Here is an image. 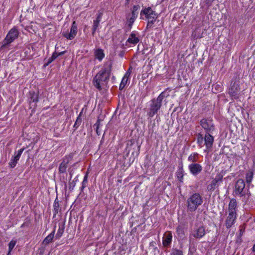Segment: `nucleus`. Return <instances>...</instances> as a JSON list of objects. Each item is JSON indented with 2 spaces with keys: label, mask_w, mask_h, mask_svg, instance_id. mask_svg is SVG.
Here are the masks:
<instances>
[{
  "label": "nucleus",
  "mask_w": 255,
  "mask_h": 255,
  "mask_svg": "<svg viewBox=\"0 0 255 255\" xmlns=\"http://www.w3.org/2000/svg\"><path fill=\"white\" fill-rule=\"evenodd\" d=\"M77 27L76 24V22L74 21L72 23V25L71 27L70 32H65L63 33L64 37L66 38L67 39L72 40L73 39L77 34Z\"/></svg>",
  "instance_id": "9b49d317"
},
{
  "label": "nucleus",
  "mask_w": 255,
  "mask_h": 255,
  "mask_svg": "<svg viewBox=\"0 0 255 255\" xmlns=\"http://www.w3.org/2000/svg\"><path fill=\"white\" fill-rule=\"evenodd\" d=\"M200 125L205 130L206 133L212 132L215 129L213 120L210 119H203L200 121Z\"/></svg>",
  "instance_id": "423d86ee"
},
{
  "label": "nucleus",
  "mask_w": 255,
  "mask_h": 255,
  "mask_svg": "<svg viewBox=\"0 0 255 255\" xmlns=\"http://www.w3.org/2000/svg\"><path fill=\"white\" fill-rule=\"evenodd\" d=\"M241 92L239 85L236 82L232 81L231 87L229 89V94L234 99H238Z\"/></svg>",
  "instance_id": "0eeeda50"
},
{
  "label": "nucleus",
  "mask_w": 255,
  "mask_h": 255,
  "mask_svg": "<svg viewBox=\"0 0 255 255\" xmlns=\"http://www.w3.org/2000/svg\"><path fill=\"white\" fill-rule=\"evenodd\" d=\"M152 18H151V19H148V21H150V20H156L157 17H152Z\"/></svg>",
  "instance_id": "37998d69"
},
{
  "label": "nucleus",
  "mask_w": 255,
  "mask_h": 255,
  "mask_svg": "<svg viewBox=\"0 0 255 255\" xmlns=\"http://www.w3.org/2000/svg\"><path fill=\"white\" fill-rule=\"evenodd\" d=\"M64 228L65 227L63 224H61L59 225V229L56 235V238L59 239L62 236L64 231Z\"/></svg>",
  "instance_id": "393cba45"
},
{
  "label": "nucleus",
  "mask_w": 255,
  "mask_h": 255,
  "mask_svg": "<svg viewBox=\"0 0 255 255\" xmlns=\"http://www.w3.org/2000/svg\"><path fill=\"white\" fill-rule=\"evenodd\" d=\"M59 203L58 202H56V200H55V202H54V205H53V207H54V210L55 211V214L57 213H58V209H59Z\"/></svg>",
  "instance_id": "e433bc0d"
},
{
  "label": "nucleus",
  "mask_w": 255,
  "mask_h": 255,
  "mask_svg": "<svg viewBox=\"0 0 255 255\" xmlns=\"http://www.w3.org/2000/svg\"><path fill=\"white\" fill-rule=\"evenodd\" d=\"M176 232L179 236L181 238L184 235V232L183 228L181 226H178L176 228Z\"/></svg>",
  "instance_id": "7c9ffc66"
},
{
  "label": "nucleus",
  "mask_w": 255,
  "mask_h": 255,
  "mask_svg": "<svg viewBox=\"0 0 255 255\" xmlns=\"http://www.w3.org/2000/svg\"><path fill=\"white\" fill-rule=\"evenodd\" d=\"M131 67H129V69H128V70L127 71H128V73H130L131 72Z\"/></svg>",
  "instance_id": "49530a36"
},
{
  "label": "nucleus",
  "mask_w": 255,
  "mask_h": 255,
  "mask_svg": "<svg viewBox=\"0 0 255 255\" xmlns=\"http://www.w3.org/2000/svg\"><path fill=\"white\" fill-rule=\"evenodd\" d=\"M19 35L18 30L14 27L11 29L8 33L7 34L5 38L3 41L2 47L5 46L11 42H12L15 39H16Z\"/></svg>",
  "instance_id": "39448f33"
},
{
  "label": "nucleus",
  "mask_w": 255,
  "mask_h": 255,
  "mask_svg": "<svg viewBox=\"0 0 255 255\" xmlns=\"http://www.w3.org/2000/svg\"><path fill=\"white\" fill-rule=\"evenodd\" d=\"M94 56L95 58L98 59L100 61H101L104 58L105 54L102 49H97L95 50Z\"/></svg>",
  "instance_id": "aec40b11"
},
{
  "label": "nucleus",
  "mask_w": 255,
  "mask_h": 255,
  "mask_svg": "<svg viewBox=\"0 0 255 255\" xmlns=\"http://www.w3.org/2000/svg\"><path fill=\"white\" fill-rule=\"evenodd\" d=\"M128 80L125 79H122L121 83L120 85L119 88L120 90H123L127 84Z\"/></svg>",
  "instance_id": "473e14b6"
},
{
  "label": "nucleus",
  "mask_w": 255,
  "mask_h": 255,
  "mask_svg": "<svg viewBox=\"0 0 255 255\" xmlns=\"http://www.w3.org/2000/svg\"><path fill=\"white\" fill-rule=\"evenodd\" d=\"M184 176V170L182 167L179 168L176 173V176L177 179L179 180L180 182H183V179Z\"/></svg>",
  "instance_id": "5701e85b"
},
{
  "label": "nucleus",
  "mask_w": 255,
  "mask_h": 255,
  "mask_svg": "<svg viewBox=\"0 0 255 255\" xmlns=\"http://www.w3.org/2000/svg\"><path fill=\"white\" fill-rule=\"evenodd\" d=\"M81 122H82V119L80 118V116H79L77 117V120L75 123L74 127L75 128H77L81 124Z\"/></svg>",
  "instance_id": "72a5a7b5"
},
{
  "label": "nucleus",
  "mask_w": 255,
  "mask_h": 255,
  "mask_svg": "<svg viewBox=\"0 0 255 255\" xmlns=\"http://www.w3.org/2000/svg\"><path fill=\"white\" fill-rule=\"evenodd\" d=\"M170 255H183V253L181 251L174 250L171 252Z\"/></svg>",
  "instance_id": "c9c22d12"
},
{
  "label": "nucleus",
  "mask_w": 255,
  "mask_h": 255,
  "mask_svg": "<svg viewBox=\"0 0 255 255\" xmlns=\"http://www.w3.org/2000/svg\"><path fill=\"white\" fill-rule=\"evenodd\" d=\"M55 234V229L48 236H47L43 241V244L46 245L51 243L54 238Z\"/></svg>",
  "instance_id": "412c9836"
},
{
  "label": "nucleus",
  "mask_w": 255,
  "mask_h": 255,
  "mask_svg": "<svg viewBox=\"0 0 255 255\" xmlns=\"http://www.w3.org/2000/svg\"><path fill=\"white\" fill-rule=\"evenodd\" d=\"M136 18V17H133V16L130 15L127 16V23L128 24L129 29L131 28L132 25Z\"/></svg>",
  "instance_id": "b1692460"
},
{
  "label": "nucleus",
  "mask_w": 255,
  "mask_h": 255,
  "mask_svg": "<svg viewBox=\"0 0 255 255\" xmlns=\"http://www.w3.org/2000/svg\"><path fill=\"white\" fill-rule=\"evenodd\" d=\"M64 53H65V52L63 51V52H60L59 53H58V56H60V55H62L64 54Z\"/></svg>",
  "instance_id": "a18cd8bd"
},
{
  "label": "nucleus",
  "mask_w": 255,
  "mask_h": 255,
  "mask_svg": "<svg viewBox=\"0 0 255 255\" xmlns=\"http://www.w3.org/2000/svg\"><path fill=\"white\" fill-rule=\"evenodd\" d=\"M223 181V175L218 174L214 178L207 186V190L212 192L219 185L220 183Z\"/></svg>",
  "instance_id": "6e6552de"
},
{
  "label": "nucleus",
  "mask_w": 255,
  "mask_h": 255,
  "mask_svg": "<svg viewBox=\"0 0 255 255\" xmlns=\"http://www.w3.org/2000/svg\"><path fill=\"white\" fill-rule=\"evenodd\" d=\"M140 15H144L146 19H151L152 18V17H157V14L150 7L142 9L141 11Z\"/></svg>",
  "instance_id": "2eb2a0df"
},
{
  "label": "nucleus",
  "mask_w": 255,
  "mask_h": 255,
  "mask_svg": "<svg viewBox=\"0 0 255 255\" xmlns=\"http://www.w3.org/2000/svg\"><path fill=\"white\" fill-rule=\"evenodd\" d=\"M139 9V6L134 5L132 7V10L131 12V15L133 16V17H137L138 15V10Z\"/></svg>",
  "instance_id": "cd10ccee"
},
{
  "label": "nucleus",
  "mask_w": 255,
  "mask_h": 255,
  "mask_svg": "<svg viewBox=\"0 0 255 255\" xmlns=\"http://www.w3.org/2000/svg\"><path fill=\"white\" fill-rule=\"evenodd\" d=\"M96 30H97V28H94V27H93V28H92V34L93 36L94 35L95 33Z\"/></svg>",
  "instance_id": "79ce46f5"
},
{
  "label": "nucleus",
  "mask_w": 255,
  "mask_h": 255,
  "mask_svg": "<svg viewBox=\"0 0 255 255\" xmlns=\"http://www.w3.org/2000/svg\"><path fill=\"white\" fill-rule=\"evenodd\" d=\"M245 187V183L243 179H239L235 185V192L236 194L243 195V190Z\"/></svg>",
  "instance_id": "ddd939ff"
},
{
  "label": "nucleus",
  "mask_w": 255,
  "mask_h": 255,
  "mask_svg": "<svg viewBox=\"0 0 255 255\" xmlns=\"http://www.w3.org/2000/svg\"><path fill=\"white\" fill-rule=\"evenodd\" d=\"M10 252H9V251L8 250V253L7 255H10Z\"/></svg>",
  "instance_id": "de8ad7c7"
},
{
  "label": "nucleus",
  "mask_w": 255,
  "mask_h": 255,
  "mask_svg": "<svg viewBox=\"0 0 255 255\" xmlns=\"http://www.w3.org/2000/svg\"><path fill=\"white\" fill-rule=\"evenodd\" d=\"M253 178V173L252 172H249L246 174V181L248 183H250Z\"/></svg>",
  "instance_id": "c756f323"
},
{
  "label": "nucleus",
  "mask_w": 255,
  "mask_h": 255,
  "mask_svg": "<svg viewBox=\"0 0 255 255\" xmlns=\"http://www.w3.org/2000/svg\"><path fill=\"white\" fill-rule=\"evenodd\" d=\"M54 60H52V57H51L48 60L47 63L45 64L46 66L48 65L50 63H51Z\"/></svg>",
  "instance_id": "a19ab883"
},
{
  "label": "nucleus",
  "mask_w": 255,
  "mask_h": 255,
  "mask_svg": "<svg viewBox=\"0 0 255 255\" xmlns=\"http://www.w3.org/2000/svg\"><path fill=\"white\" fill-rule=\"evenodd\" d=\"M24 149V148H22L20 149L18 151L16 154L13 157H12L11 158L10 161L9 163V166L11 168H14L16 166V165L17 163V161H18V160H19L21 154L22 153Z\"/></svg>",
  "instance_id": "dca6fc26"
},
{
  "label": "nucleus",
  "mask_w": 255,
  "mask_h": 255,
  "mask_svg": "<svg viewBox=\"0 0 255 255\" xmlns=\"http://www.w3.org/2000/svg\"><path fill=\"white\" fill-rule=\"evenodd\" d=\"M88 183V173L84 176V179L82 181V185L81 187V189L83 190L87 186V184Z\"/></svg>",
  "instance_id": "2f4dec72"
},
{
  "label": "nucleus",
  "mask_w": 255,
  "mask_h": 255,
  "mask_svg": "<svg viewBox=\"0 0 255 255\" xmlns=\"http://www.w3.org/2000/svg\"><path fill=\"white\" fill-rule=\"evenodd\" d=\"M199 154L198 153L194 152L191 153L188 158V160L192 163H195L198 160Z\"/></svg>",
  "instance_id": "4be33fe9"
},
{
  "label": "nucleus",
  "mask_w": 255,
  "mask_h": 255,
  "mask_svg": "<svg viewBox=\"0 0 255 255\" xmlns=\"http://www.w3.org/2000/svg\"><path fill=\"white\" fill-rule=\"evenodd\" d=\"M209 133H206L204 137V144L207 149H211L212 147L214 142V137Z\"/></svg>",
  "instance_id": "f3484780"
},
{
  "label": "nucleus",
  "mask_w": 255,
  "mask_h": 255,
  "mask_svg": "<svg viewBox=\"0 0 255 255\" xmlns=\"http://www.w3.org/2000/svg\"><path fill=\"white\" fill-rule=\"evenodd\" d=\"M188 168L190 173L195 176L198 175L202 170V166L197 163H192L189 164Z\"/></svg>",
  "instance_id": "f8f14e48"
},
{
  "label": "nucleus",
  "mask_w": 255,
  "mask_h": 255,
  "mask_svg": "<svg viewBox=\"0 0 255 255\" xmlns=\"http://www.w3.org/2000/svg\"><path fill=\"white\" fill-rule=\"evenodd\" d=\"M129 75H130V73H128V71H127L126 73V74H125V76H124V77L123 78V79H127V80H128Z\"/></svg>",
  "instance_id": "58836bf2"
},
{
  "label": "nucleus",
  "mask_w": 255,
  "mask_h": 255,
  "mask_svg": "<svg viewBox=\"0 0 255 255\" xmlns=\"http://www.w3.org/2000/svg\"><path fill=\"white\" fill-rule=\"evenodd\" d=\"M165 97L164 92H162L156 99H152L149 105L147 116L150 118L157 115L161 106L162 100Z\"/></svg>",
  "instance_id": "f03ea898"
},
{
  "label": "nucleus",
  "mask_w": 255,
  "mask_h": 255,
  "mask_svg": "<svg viewBox=\"0 0 255 255\" xmlns=\"http://www.w3.org/2000/svg\"><path fill=\"white\" fill-rule=\"evenodd\" d=\"M206 234L205 228L203 225L196 226L191 231L189 235V242L192 243L194 239H200Z\"/></svg>",
  "instance_id": "20e7f679"
},
{
  "label": "nucleus",
  "mask_w": 255,
  "mask_h": 255,
  "mask_svg": "<svg viewBox=\"0 0 255 255\" xmlns=\"http://www.w3.org/2000/svg\"><path fill=\"white\" fill-rule=\"evenodd\" d=\"M237 255H239L238 254Z\"/></svg>",
  "instance_id": "09e8293b"
},
{
  "label": "nucleus",
  "mask_w": 255,
  "mask_h": 255,
  "mask_svg": "<svg viewBox=\"0 0 255 255\" xmlns=\"http://www.w3.org/2000/svg\"><path fill=\"white\" fill-rule=\"evenodd\" d=\"M16 244V241L12 240L8 244V250L9 252H11L13 248L14 247Z\"/></svg>",
  "instance_id": "f704fd0d"
},
{
  "label": "nucleus",
  "mask_w": 255,
  "mask_h": 255,
  "mask_svg": "<svg viewBox=\"0 0 255 255\" xmlns=\"http://www.w3.org/2000/svg\"><path fill=\"white\" fill-rule=\"evenodd\" d=\"M237 219V214L229 213L225 221V225L227 228H230L235 223Z\"/></svg>",
  "instance_id": "4468645a"
},
{
  "label": "nucleus",
  "mask_w": 255,
  "mask_h": 255,
  "mask_svg": "<svg viewBox=\"0 0 255 255\" xmlns=\"http://www.w3.org/2000/svg\"><path fill=\"white\" fill-rule=\"evenodd\" d=\"M252 250L253 252H255V244L254 245Z\"/></svg>",
  "instance_id": "c03bdc74"
},
{
  "label": "nucleus",
  "mask_w": 255,
  "mask_h": 255,
  "mask_svg": "<svg viewBox=\"0 0 255 255\" xmlns=\"http://www.w3.org/2000/svg\"><path fill=\"white\" fill-rule=\"evenodd\" d=\"M172 240V235L170 232L164 234L163 237V245L165 247H168L170 245Z\"/></svg>",
  "instance_id": "a211bd4d"
},
{
  "label": "nucleus",
  "mask_w": 255,
  "mask_h": 255,
  "mask_svg": "<svg viewBox=\"0 0 255 255\" xmlns=\"http://www.w3.org/2000/svg\"><path fill=\"white\" fill-rule=\"evenodd\" d=\"M72 157L73 154H70L68 156H66L63 159V160L59 167V172L60 173H64L66 172V169L67 168V165L69 163V162L72 160Z\"/></svg>",
  "instance_id": "1a4fd4ad"
},
{
  "label": "nucleus",
  "mask_w": 255,
  "mask_h": 255,
  "mask_svg": "<svg viewBox=\"0 0 255 255\" xmlns=\"http://www.w3.org/2000/svg\"><path fill=\"white\" fill-rule=\"evenodd\" d=\"M58 56V53L56 52L53 53L52 55V60H55Z\"/></svg>",
  "instance_id": "ea45409f"
},
{
  "label": "nucleus",
  "mask_w": 255,
  "mask_h": 255,
  "mask_svg": "<svg viewBox=\"0 0 255 255\" xmlns=\"http://www.w3.org/2000/svg\"><path fill=\"white\" fill-rule=\"evenodd\" d=\"M112 62L108 60L103 68L96 75L93 79V84L98 90H101L106 86L109 80L112 70Z\"/></svg>",
  "instance_id": "f257e3e1"
},
{
  "label": "nucleus",
  "mask_w": 255,
  "mask_h": 255,
  "mask_svg": "<svg viewBox=\"0 0 255 255\" xmlns=\"http://www.w3.org/2000/svg\"><path fill=\"white\" fill-rule=\"evenodd\" d=\"M237 203L235 199H231L229 204L228 211L229 213L237 214Z\"/></svg>",
  "instance_id": "6ab92c4d"
},
{
  "label": "nucleus",
  "mask_w": 255,
  "mask_h": 255,
  "mask_svg": "<svg viewBox=\"0 0 255 255\" xmlns=\"http://www.w3.org/2000/svg\"><path fill=\"white\" fill-rule=\"evenodd\" d=\"M201 195L198 193L192 194L187 199V209L190 212L195 211L203 203Z\"/></svg>",
  "instance_id": "7ed1b4c3"
},
{
  "label": "nucleus",
  "mask_w": 255,
  "mask_h": 255,
  "mask_svg": "<svg viewBox=\"0 0 255 255\" xmlns=\"http://www.w3.org/2000/svg\"><path fill=\"white\" fill-rule=\"evenodd\" d=\"M139 41L138 33L135 31H132L129 35V37L126 41V45L130 46L131 45H135Z\"/></svg>",
  "instance_id": "9d476101"
},
{
  "label": "nucleus",
  "mask_w": 255,
  "mask_h": 255,
  "mask_svg": "<svg viewBox=\"0 0 255 255\" xmlns=\"http://www.w3.org/2000/svg\"><path fill=\"white\" fill-rule=\"evenodd\" d=\"M31 97L30 98L29 102L37 103L38 101V95L36 93H32L30 94Z\"/></svg>",
  "instance_id": "bb28decb"
},
{
  "label": "nucleus",
  "mask_w": 255,
  "mask_h": 255,
  "mask_svg": "<svg viewBox=\"0 0 255 255\" xmlns=\"http://www.w3.org/2000/svg\"><path fill=\"white\" fill-rule=\"evenodd\" d=\"M155 20H150L148 21L147 25H146V28H150L152 27L153 24H154Z\"/></svg>",
  "instance_id": "4c0bfd02"
},
{
  "label": "nucleus",
  "mask_w": 255,
  "mask_h": 255,
  "mask_svg": "<svg viewBox=\"0 0 255 255\" xmlns=\"http://www.w3.org/2000/svg\"><path fill=\"white\" fill-rule=\"evenodd\" d=\"M101 17H102V13H99L97 15L96 19L95 20H94L93 21V27L97 29V28L98 27V26L99 25L100 22L101 21Z\"/></svg>",
  "instance_id": "a878e982"
},
{
  "label": "nucleus",
  "mask_w": 255,
  "mask_h": 255,
  "mask_svg": "<svg viewBox=\"0 0 255 255\" xmlns=\"http://www.w3.org/2000/svg\"><path fill=\"white\" fill-rule=\"evenodd\" d=\"M203 137L202 135L200 133L198 134L197 141L199 146L200 147H202L203 146Z\"/></svg>",
  "instance_id": "c85d7f7f"
}]
</instances>
